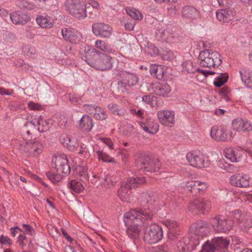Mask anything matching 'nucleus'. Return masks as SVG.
I'll use <instances>...</instances> for the list:
<instances>
[{"instance_id": "nucleus-1", "label": "nucleus", "mask_w": 252, "mask_h": 252, "mask_svg": "<svg viewBox=\"0 0 252 252\" xmlns=\"http://www.w3.org/2000/svg\"><path fill=\"white\" fill-rule=\"evenodd\" d=\"M142 198L144 203L149 204L147 208L146 207H143L142 208L131 210L125 214V218L137 221L139 219L141 221H143L144 220H149L152 218L153 214L150 211L152 206H150L152 205L157 197L154 193L151 194L143 193Z\"/></svg>"}, {"instance_id": "nucleus-2", "label": "nucleus", "mask_w": 252, "mask_h": 252, "mask_svg": "<svg viewBox=\"0 0 252 252\" xmlns=\"http://www.w3.org/2000/svg\"><path fill=\"white\" fill-rule=\"evenodd\" d=\"M85 58V62L96 69L106 70L112 67V58L94 48L87 52Z\"/></svg>"}, {"instance_id": "nucleus-3", "label": "nucleus", "mask_w": 252, "mask_h": 252, "mask_svg": "<svg viewBox=\"0 0 252 252\" xmlns=\"http://www.w3.org/2000/svg\"><path fill=\"white\" fill-rule=\"evenodd\" d=\"M198 61L201 66L210 68L217 67L222 63L220 53L209 49H205L200 52Z\"/></svg>"}, {"instance_id": "nucleus-4", "label": "nucleus", "mask_w": 252, "mask_h": 252, "mask_svg": "<svg viewBox=\"0 0 252 252\" xmlns=\"http://www.w3.org/2000/svg\"><path fill=\"white\" fill-rule=\"evenodd\" d=\"M65 7L69 13L78 20H83L87 17L86 4L83 1L67 0Z\"/></svg>"}, {"instance_id": "nucleus-5", "label": "nucleus", "mask_w": 252, "mask_h": 252, "mask_svg": "<svg viewBox=\"0 0 252 252\" xmlns=\"http://www.w3.org/2000/svg\"><path fill=\"white\" fill-rule=\"evenodd\" d=\"M145 181L144 177H137L129 178L126 182H123L118 190V195L120 199L123 201L126 200L131 193V189L145 183Z\"/></svg>"}, {"instance_id": "nucleus-6", "label": "nucleus", "mask_w": 252, "mask_h": 252, "mask_svg": "<svg viewBox=\"0 0 252 252\" xmlns=\"http://www.w3.org/2000/svg\"><path fill=\"white\" fill-rule=\"evenodd\" d=\"M177 30V27L172 25L158 27L156 31V37L159 40L169 43L172 42L175 37V32Z\"/></svg>"}, {"instance_id": "nucleus-7", "label": "nucleus", "mask_w": 252, "mask_h": 252, "mask_svg": "<svg viewBox=\"0 0 252 252\" xmlns=\"http://www.w3.org/2000/svg\"><path fill=\"white\" fill-rule=\"evenodd\" d=\"M144 239L145 242L149 244L156 243L160 240L162 237L163 232L162 228L156 224H153L145 226Z\"/></svg>"}, {"instance_id": "nucleus-8", "label": "nucleus", "mask_w": 252, "mask_h": 252, "mask_svg": "<svg viewBox=\"0 0 252 252\" xmlns=\"http://www.w3.org/2000/svg\"><path fill=\"white\" fill-rule=\"evenodd\" d=\"M19 149L30 157L38 156L42 151V145L37 140L21 141Z\"/></svg>"}, {"instance_id": "nucleus-9", "label": "nucleus", "mask_w": 252, "mask_h": 252, "mask_svg": "<svg viewBox=\"0 0 252 252\" xmlns=\"http://www.w3.org/2000/svg\"><path fill=\"white\" fill-rule=\"evenodd\" d=\"M211 207V203L209 199L200 197L190 202L188 209L192 213L204 215L206 213H208Z\"/></svg>"}, {"instance_id": "nucleus-10", "label": "nucleus", "mask_w": 252, "mask_h": 252, "mask_svg": "<svg viewBox=\"0 0 252 252\" xmlns=\"http://www.w3.org/2000/svg\"><path fill=\"white\" fill-rule=\"evenodd\" d=\"M210 223L213 229L218 232H226L230 231L233 226L232 220L222 216H216L210 220Z\"/></svg>"}, {"instance_id": "nucleus-11", "label": "nucleus", "mask_w": 252, "mask_h": 252, "mask_svg": "<svg viewBox=\"0 0 252 252\" xmlns=\"http://www.w3.org/2000/svg\"><path fill=\"white\" fill-rule=\"evenodd\" d=\"M137 164L140 170L146 172H156L160 167V163L158 159H151L147 155H142L137 159Z\"/></svg>"}, {"instance_id": "nucleus-12", "label": "nucleus", "mask_w": 252, "mask_h": 252, "mask_svg": "<svg viewBox=\"0 0 252 252\" xmlns=\"http://www.w3.org/2000/svg\"><path fill=\"white\" fill-rule=\"evenodd\" d=\"M209 228L207 224L203 221L198 222L192 225L189 228V235L193 240L197 241L198 245L200 240L207 235Z\"/></svg>"}, {"instance_id": "nucleus-13", "label": "nucleus", "mask_w": 252, "mask_h": 252, "mask_svg": "<svg viewBox=\"0 0 252 252\" xmlns=\"http://www.w3.org/2000/svg\"><path fill=\"white\" fill-rule=\"evenodd\" d=\"M52 166L58 173L68 174L70 171V168L68 164L66 156L58 155L55 156L52 160Z\"/></svg>"}, {"instance_id": "nucleus-14", "label": "nucleus", "mask_w": 252, "mask_h": 252, "mask_svg": "<svg viewBox=\"0 0 252 252\" xmlns=\"http://www.w3.org/2000/svg\"><path fill=\"white\" fill-rule=\"evenodd\" d=\"M210 135L211 138L217 141H228L231 140L232 137V132L223 126L220 128L216 126L213 127Z\"/></svg>"}, {"instance_id": "nucleus-15", "label": "nucleus", "mask_w": 252, "mask_h": 252, "mask_svg": "<svg viewBox=\"0 0 252 252\" xmlns=\"http://www.w3.org/2000/svg\"><path fill=\"white\" fill-rule=\"evenodd\" d=\"M117 75L121 78V81L118 82V85L121 87L125 88L126 85L133 86L138 82V78L135 74L120 70L118 71Z\"/></svg>"}, {"instance_id": "nucleus-16", "label": "nucleus", "mask_w": 252, "mask_h": 252, "mask_svg": "<svg viewBox=\"0 0 252 252\" xmlns=\"http://www.w3.org/2000/svg\"><path fill=\"white\" fill-rule=\"evenodd\" d=\"M93 33L97 36L109 38L112 35V28L108 24L98 23L92 26Z\"/></svg>"}, {"instance_id": "nucleus-17", "label": "nucleus", "mask_w": 252, "mask_h": 252, "mask_svg": "<svg viewBox=\"0 0 252 252\" xmlns=\"http://www.w3.org/2000/svg\"><path fill=\"white\" fill-rule=\"evenodd\" d=\"M198 245V242L196 241H193L189 235L188 237H184L177 244L178 249L182 252H191Z\"/></svg>"}, {"instance_id": "nucleus-18", "label": "nucleus", "mask_w": 252, "mask_h": 252, "mask_svg": "<svg viewBox=\"0 0 252 252\" xmlns=\"http://www.w3.org/2000/svg\"><path fill=\"white\" fill-rule=\"evenodd\" d=\"M237 222L241 231L244 234L252 233V220L246 214H241L237 218Z\"/></svg>"}, {"instance_id": "nucleus-19", "label": "nucleus", "mask_w": 252, "mask_h": 252, "mask_svg": "<svg viewBox=\"0 0 252 252\" xmlns=\"http://www.w3.org/2000/svg\"><path fill=\"white\" fill-rule=\"evenodd\" d=\"M186 158L189 165L193 167L202 168L209 165L208 161H205L202 156H200L192 152H189L187 154Z\"/></svg>"}, {"instance_id": "nucleus-20", "label": "nucleus", "mask_w": 252, "mask_h": 252, "mask_svg": "<svg viewBox=\"0 0 252 252\" xmlns=\"http://www.w3.org/2000/svg\"><path fill=\"white\" fill-rule=\"evenodd\" d=\"M232 126L233 128L237 131L252 133V124L248 120L235 119L232 121Z\"/></svg>"}, {"instance_id": "nucleus-21", "label": "nucleus", "mask_w": 252, "mask_h": 252, "mask_svg": "<svg viewBox=\"0 0 252 252\" xmlns=\"http://www.w3.org/2000/svg\"><path fill=\"white\" fill-rule=\"evenodd\" d=\"M244 152L241 149L237 148H227L224 150V156L233 162H239Z\"/></svg>"}, {"instance_id": "nucleus-22", "label": "nucleus", "mask_w": 252, "mask_h": 252, "mask_svg": "<svg viewBox=\"0 0 252 252\" xmlns=\"http://www.w3.org/2000/svg\"><path fill=\"white\" fill-rule=\"evenodd\" d=\"M230 183L237 187L247 188L250 186V178L246 175L234 174L230 178Z\"/></svg>"}, {"instance_id": "nucleus-23", "label": "nucleus", "mask_w": 252, "mask_h": 252, "mask_svg": "<svg viewBox=\"0 0 252 252\" xmlns=\"http://www.w3.org/2000/svg\"><path fill=\"white\" fill-rule=\"evenodd\" d=\"M158 118L160 123L167 126L171 127L174 125V113L169 110L159 111Z\"/></svg>"}, {"instance_id": "nucleus-24", "label": "nucleus", "mask_w": 252, "mask_h": 252, "mask_svg": "<svg viewBox=\"0 0 252 252\" xmlns=\"http://www.w3.org/2000/svg\"><path fill=\"white\" fill-rule=\"evenodd\" d=\"M152 89L156 94L163 96L167 95L171 91L170 86L165 83L163 84L155 83L153 85Z\"/></svg>"}, {"instance_id": "nucleus-25", "label": "nucleus", "mask_w": 252, "mask_h": 252, "mask_svg": "<svg viewBox=\"0 0 252 252\" xmlns=\"http://www.w3.org/2000/svg\"><path fill=\"white\" fill-rule=\"evenodd\" d=\"M10 18L13 23L15 25H24L30 20V18L27 14L20 11L13 12L10 15Z\"/></svg>"}, {"instance_id": "nucleus-26", "label": "nucleus", "mask_w": 252, "mask_h": 252, "mask_svg": "<svg viewBox=\"0 0 252 252\" xmlns=\"http://www.w3.org/2000/svg\"><path fill=\"white\" fill-rule=\"evenodd\" d=\"M216 17L220 22H228L234 17V13L230 10L220 9L216 12Z\"/></svg>"}, {"instance_id": "nucleus-27", "label": "nucleus", "mask_w": 252, "mask_h": 252, "mask_svg": "<svg viewBox=\"0 0 252 252\" xmlns=\"http://www.w3.org/2000/svg\"><path fill=\"white\" fill-rule=\"evenodd\" d=\"M62 35L63 38L72 43H76L78 41V38L75 32L71 28H65L62 31Z\"/></svg>"}, {"instance_id": "nucleus-28", "label": "nucleus", "mask_w": 252, "mask_h": 252, "mask_svg": "<svg viewBox=\"0 0 252 252\" xmlns=\"http://www.w3.org/2000/svg\"><path fill=\"white\" fill-rule=\"evenodd\" d=\"M241 79L247 87L252 88V71L249 68H243L240 71Z\"/></svg>"}, {"instance_id": "nucleus-29", "label": "nucleus", "mask_w": 252, "mask_h": 252, "mask_svg": "<svg viewBox=\"0 0 252 252\" xmlns=\"http://www.w3.org/2000/svg\"><path fill=\"white\" fill-rule=\"evenodd\" d=\"M132 220L135 221L136 224L129 226L127 228L126 232L130 238L136 239L139 237L141 232V230L138 226L137 222L142 221L139 219H138L137 221L136 220Z\"/></svg>"}, {"instance_id": "nucleus-30", "label": "nucleus", "mask_w": 252, "mask_h": 252, "mask_svg": "<svg viewBox=\"0 0 252 252\" xmlns=\"http://www.w3.org/2000/svg\"><path fill=\"white\" fill-rule=\"evenodd\" d=\"M79 126L83 131H90L93 126L92 119L88 115H84L80 120Z\"/></svg>"}, {"instance_id": "nucleus-31", "label": "nucleus", "mask_w": 252, "mask_h": 252, "mask_svg": "<svg viewBox=\"0 0 252 252\" xmlns=\"http://www.w3.org/2000/svg\"><path fill=\"white\" fill-rule=\"evenodd\" d=\"M208 74L209 76V75H214L217 73L213 71L208 70ZM217 74L216 80L214 82V84L217 87H220L227 82L228 75L227 73H217Z\"/></svg>"}, {"instance_id": "nucleus-32", "label": "nucleus", "mask_w": 252, "mask_h": 252, "mask_svg": "<svg viewBox=\"0 0 252 252\" xmlns=\"http://www.w3.org/2000/svg\"><path fill=\"white\" fill-rule=\"evenodd\" d=\"M35 129V125L34 122H28L25 124L22 132V135L24 136V140L23 141H30L29 140L32 134L31 132Z\"/></svg>"}, {"instance_id": "nucleus-33", "label": "nucleus", "mask_w": 252, "mask_h": 252, "mask_svg": "<svg viewBox=\"0 0 252 252\" xmlns=\"http://www.w3.org/2000/svg\"><path fill=\"white\" fill-rule=\"evenodd\" d=\"M213 244L214 245L217 251L220 249H226L229 245L230 240L223 237H215L212 239Z\"/></svg>"}, {"instance_id": "nucleus-34", "label": "nucleus", "mask_w": 252, "mask_h": 252, "mask_svg": "<svg viewBox=\"0 0 252 252\" xmlns=\"http://www.w3.org/2000/svg\"><path fill=\"white\" fill-rule=\"evenodd\" d=\"M61 143L69 150H73L74 149L75 141L74 138L67 134H63L60 138Z\"/></svg>"}, {"instance_id": "nucleus-35", "label": "nucleus", "mask_w": 252, "mask_h": 252, "mask_svg": "<svg viewBox=\"0 0 252 252\" xmlns=\"http://www.w3.org/2000/svg\"><path fill=\"white\" fill-rule=\"evenodd\" d=\"M93 177L94 178H97L99 180H101L102 181H100V183L103 185L104 187L107 188H112L116 182H118V180H116V178H114L111 176H104L103 177L102 176H97V175H94Z\"/></svg>"}, {"instance_id": "nucleus-36", "label": "nucleus", "mask_w": 252, "mask_h": 252, "mask_svg": "<svg viewBox=\"0 0 252 252\" xmlns=\"http://www.w3.org/2000/svg\"><path fill=\"white\" fill-rule=\"evenodd\" d=\"M182 15L185 18L193 19L198 16V12L194 7L188 5L183 7Z\"/></svg>"}, {"instance_id": "nucleus-37", "label": "nucleus", "mask_w": 252, "mask_h": 252, "mask_svg": "<svg viewBox=\"0 0 252 252\" xmlns=\"http://www.w3.org/2000/svg\"><path fill=\"white\" fill-rule=\"evenodd\" d=\"M150 72L152 76L159 80L163 78L164 73L162 66L160 65H158L157 64H152L151 66Z\"/></svg>"}, {"instance_id": "nucleus-38", "label": "nucleus", "mask_w": 252, "mask_h": 252, "mask_svg": "<svg viewBox=\"0 0 252 252\" xmlns=\"http://www.w3.org/2000/svg\"><path fill=\"white\" fill-rule=\"evenodd\" d=\"M68 187L76 193H80L84 190V187L82 183L77 180H71L68 184Z\"/></svg>"}, {"instance_id": "nucleus-39", "label": "nucleus", "mask_w": 252, "mask_h": 252, "mask_svg": "<svg viewBox=\"0 0 252 252\" xmlns=\"http://www.w3.org/2000/svg\"><path fill=\"white\" fill-rule=\"evenodd\" d=\"M141 128H142L146 132L154 134L157 133L158 131V126L156 123H152L151 125L150 124H145L141 123L140 124Z\"/></svg>"}, {"instance_id": "nucleus-40", "label": "nucleus", "mask_w": 252, "mask_h": 252, "mask_svg": "<svg viewBox=\"0 0 252 252\" xmlns=\"http://www.w3.org/2000/svg\"><path fill=\"white\" fill-rule=\"evenodd\" d=\"M182 67L188 73H193L197 71L198 67L194 66L191 61L189 60L182 63Z\"/></svg>"}, {"instance_id": "nucleus-41", "label": "nucleus", "mask_w": 252, "mask_h": 252, "mask_svg": "<svg viewBox=\"0 0 252 252\" xmlns=\"http://www.w3.org/2000/svg\"><path fill=\"white\" fill-rule=\"evenodd\" d=\"M108 110L114 115L118 116L124 115L125 111L116 104L111 103L108 105Z\"/></svg>"}, {"instance_id": "nucleus-42", "label": "nucleus", "mask_w": 252, "mask_h": 252, "mask_svg": "<svg viewBox=\"0 0 252 252\" xmlns=\"http://www.w3.org/2000/svg\"><path fill=\"white\" fill-rule=\"evenodd\" d=\"M36 123L40 126L37 129L40 132H45L50 128V123L41 117L37 120Z\"/></svg>"}, {"instance_id": "nucleus-43", "label": "nucleus", "mask_w": 252, "mask_h": 252, "mask_svg": "<svg viewBox=\"0 0 252 252\" xmlns=\"http://www.w3.org/2000/svg\"><path fill=\"white\" fill-rule=\"evenodd\" d=\"M126 11L134 20H141L143 18L142 14L136 9L128 7L126 9Z\"/></svg>"}, {"instance_id": "nucleus-44", "label": "nucleus", "mask_w": 252, "mask_h": 252, "mask_svg": "<svg viewBox=\"0 0 252 252\" xmlns=\"http://www.w3.org/2000/svg\"><path fill=\"white\" fill-rule=\"evenodd\" d=\"M99 160H102L104 162H114L115 160L102 151L98 150L95 152Z\"/></svg>"}, {"instance_id": "nucleus-45", "label": "nucleus", "mask_w": 252, "mask_h": 252, "mask_svg": "<svg viewBox=\"0 0 252 252\" xmlns=\"http://www.w3.org/2000/svg\"><path fill=\"white\" fill-rule=\"evenodd\" d=\"M36 21L37 24L41 27L48 28L52 27V24L49 22L47 18L42 16H39L36 18Z\"/></svg>"}, {"instance_id": "nucleus-46", "label": "nucleus", "mask_w": 252, "mask_h": 252, "mask_svg": "<svg viewBox=\"0 0 252 252\" xmlns=\"http://www.w3.org/2000/svg\"><path fill=\"white\" fill-rule=\"evenodd\" d=\"M95 46L97 48H98L105 52L110 53L112 51L110 46L108 44H107L104 41L100 40H97L95 41Z\"/></svg>"}, {"instance_id": "nucleus-47", "label": "nucleus", "mask_w": 252, "mask_h": 252, "mask_svg": "<svg viewBox=\"0 0 252 252\" xmlns=\"http://www.w3.org/2000/svg\"><path fill=\"white\" fill-rule=\"evenodd\" d=\"M217 251L215 246L213 244L212 241L211 243L207 241L203 245L200 252H217Z\"/></svg>"}, {"instance_id": "nucleus-48", "label": "nucleus", "mask_w": 252, "mask_h": 252, "mask_svg": "<svg viewBox=\"0 0 252 252\" xmlns=\"http://www.w3.org/2000/svg\"><path fill=\"white\" fill-rule=\"evenodd\" d=\"M77 171L82 181L85 182L88 180L87 170L85 167L79 166L77 168Z\"/></svg>"}, {"instance_id": "nucleus-49", "label": "nucleus", "mask_w": 252, "mask_h": 252, "mask_svg": "<svg viewBox=\"0 0 252 252\" xmlns=\"http://www.w3.org/2000/svg\"><path fill=\"white\" fill-rule=\"evenodd\" d=\"M94 115L95 119L100 120H104L107 117V115L105 111L101 108L98 107Z\"/></svg>"}, {"instance_id": "nucleus-50", "label": "nucleus", "mask_w": 252, "mask_h": 252, "mask_svg": "<svg viewBox=\"0 0 252 252\" xmlns=\"http://www.w3.org/2000/svg\"><path fill=\"white\" fill-rule=\"evenodd\" d=\"M160 55L162 58L166 61H172L175 57L173 52L169 50L163 51Z\"/></svg>"}, {"instance_id": "nucleus-51", "label": "nucleus", "mask_w": 252, "mask_h": 252, "mask_svg": "<svg viewBox=\"0 0 252 252\" xmlns=\"http://www.w3.org/2000/svg\"><path fill=\"white\" fill-rule=\"evenodd\" d=\"M97 107L98 106L94 104H87L83 106L84 109L87 113L93 115H94L95 112L97 111L96 109Z\"/></svg>"}, {"instance_id": "nucleus-52", "label": "nucleus", "mask_w": 252, "mask_h": 252, "mask_svg": "<svg viewBox=\"0 0 252 252\" xmlns=\"http://www.w3.org/2000/svg\"><path fill=\"white\" fill-rule=\"evenodd\" d=\"M166 225L168 227L170 233H173L174 232L173 229L176 228L178 226L176 221L172 220L167 221Z\"/></svg>"}, {"instance_id": "nucleus-53", "label": "nucleus", "mask_w": 252, "mask_h": 252, "mask_svg": "<svg viewBox=\"0 0 252 252\" xmlns=\"http://www.w3.org/2000/svg\"><path fill=\"white\" fill-rule=\"evenodd\" d=\"M147 52L152 56L159 54L158 49L154 45H151L148 47Z\"/></svg>"}, {"instance_id": "nucleus-54", "label": "nucleus", "mask_w": 252, "mask_h": 252, "mask_svg": "<svg viewBox=\"0 0 252 252\" xmlns=\"http://www.w3.org/2000/svg\"><path fill=\"white\" fill-rule=\"evenodd\" d=\"M119 158L124 163H126L128 161L129 154L126 151H123L119 155Z\"/></svg>"}, {"instance_id": "nucleus-55", "label": "nucleus", "mask_w": 252, "mask_h": 252, "mask_svg": "<svg viewBox=\"0 0 252 252\" xmlns=\"http://www.w3.org/2000/svg\"><path fill=\"white\" fill-rule=\"evenodd\" d=\"M23 226L25 229L24 232H26L27 234L31 235H33L34 234V229L29 224H23Z\"/></svg>"}, {"instance_id": "nucleus-56", "label": "nucleus", "mask_w": 252, "mask_h": 252, "mask_svg": "<svg viewBox=\"0 0 252 252\" xmlns=\"http://www.w3.org/2000/svg\"><path fill=\"white\" fill-rule=\"evenodd\" d=\"M100 139L110 149H113V144L112 140L109 138H102Z\"/></svg>"}, {"instance_id": "nucleus-57", "label": "nucleus", "mask_w": 252, "mask_h": 252, "mask_svg": "<svg viewBox=\"0 0 252 252\" xmlns=\"http://www.w3.org/2000/svg\"><path fill=\"white\" fill-rule=\"evenodd\" d=\"M198 184H199V192L204 191L207 189L208 186L206 182L198 181Z\"/></svg>"}, {"instance_id": "nucleus-58", "label": "nucleus", "mask_w": 252, "mask_h": 252, "mask_svg": "<svg viewBox=\"0 0 252 252\" xmlns=\"http://www.w3.org/2000/svg\"><path fill=\"white\" fill-rule=\"evenodd\" d=\"M0 243L2 244H9L11 243V240L9 238L3 235L0 236Z\"/></svg>"}, {"instance_id": "nucleus-59", "label": "nucleus", "mask_w": 252, "mask_h": 252, "mask_svg": "<svg viewBox=\"0 0 252 252\" xmlns=\"http://www.w3.org/2000/svg\"><path fill=\"white\" fill-rule=\"evenodd\" d=\"M167 12L170 16L174 17L177 14V10L175 7H171L168 8Z\"/></svg>"}, {"instance_id": "nucleus-60", "label": "nucleus", "mask_w": 252, "mask_h": 252, "mask_svg": "<svg viewBox=\"0 0 252 252\" xmlns=\"http://www.w3.org/2000/svg\"><path fill=\"white\" fill-rule=\"evenodd\" d=\"M220 168H223L228 172L232 171L231 167L233 166V165L231 164L226 163L225 165H224L222 162H220Z\"/></svg>"}, {"instance_id": "nucleus-61", "label": "nucleus", "mask_w": 252, "mask_h": 252, "mask_svg": "<svg viewBox=\"0 0 252 252\" xmlns=\"http://www.w3.org/2000/svg\"><path fill=\"white\" fill-rule=\"evenodd\" d=\"M89 4H90L94 8L97 10H98L99 8V3L94 0H90L89 2Z\"/></svg>"}, {"instance_id": "nucleus-62", "label": "nucleus", "mask_w": 252, "mask_h": 252, "mask_svg": "<svg viewBox=\"0 0 252 252\" xmlns=\"http://www.w3.org/2000/svg\"><path fill=\"white\" fill-rule=\"evenodd\" d=\"M134 25H135L134 22H126L125 24V27L126 29L129 30V31H131L133 29Z\"/></svg>"}, {"instance_id": "nucleus-63", "label": "nucleus", "mask_w": 252, "mask_h": 252, "mask_svg": "<svg viewBox=\"0 0 252 252\" xmlns=\"http://www.w3.org/2000/svg\"><path fill=\"white\" fill-rule=\"evenodd\" d=\"M69 99L72 103H75L79 101L80 98L77 97L74 94H69Z\"/></svg>"}, {"instance_id": "nucleus-64", "label": "nucleus", "mask_w": 252, "mask_h": 252, "mask_svg": "<svg viewBox=\"0 0 252 252\" xmlns=\"http://www.w3.org/2000/svg\"><path fill=\"white\" fill-rule=\"evenodd\" d=\"M142 100L145 102L147 104H152V99L151 95H144L142 97Z\"/></svg>"}]
</instances>
